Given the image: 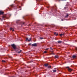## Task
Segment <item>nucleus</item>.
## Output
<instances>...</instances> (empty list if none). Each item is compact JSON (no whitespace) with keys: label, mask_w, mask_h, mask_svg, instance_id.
I'll return each instance as SVG.
<instances>
[{"label":"nucleus","mask_w":77,"mask_h":77,"mask_svg":"<svg viewBox=\"0 0 77 77\" xmlns=\"http://www.w3.org/2000/svg\"><path fill=\"white\" fill-rule=\"evenodd\" d=\"M66 68H68V71H69V72H71V71H72V69L69 68V67H66Z\"/></svg>","instance_id":"obj_3"},{"label":"nucleus","mask_w":77,"mask_h":77,"mask_svg":"<svg viewBox=\"0 0 77 77\" xmlns=\"http://www.w3.org/2000/svg\"><path fill=\"white\" fill-rule=\"evenodd\" d=\"M4 14V12L2 11H0V15H3Z\"/></svg>","instance_id":"obj_6"},{"label":"nucleus","mask_w":77,"mask_h":77,"mask_svg":"<svg viewBox=\"0 0 77 77\" xmlns=\"http://www.w3.org/2000/svg\"><path fill=\"white\" fill-rule=\"evenodd\" d=\"M14 3H15V2L14 1Z\"/></svg>","instance_id":"obj_37"},{"label":"nucleus","mask_w":77,"mask_h":77,"mask_svg":"<svg viewBox=\"0 0 77 77\" xmlns=\"http://www.w3.org/2000/svg\"><path fill=\"white\" fill-rule=\"evenodd\" d=\"M50 50H53V48H50Z\"/></svg>","instance_id":"obj_22"},{"label":"nucleus","mask_w":77,"mask_h":77,"mask_svg":"<svg viewBox=\"0 0 77 77\" xmlns=\"http://www.w3.org/2000/svg\"><path fill=\"white\" fill-rule=\"evenodd\" d=\"M59 57V56L58 55H56L55 56V58H58Z\"/></svg>","instance_id":"obj_11"},{"label":"nucleus","mask_w":77,"mask_h":77,"mask_svg":"<svg viewBox=\"0 0 77 77\" xmlns=\"http://www.w3.org/2000/svg\"><path fill=\"white\" fill-rule=\"evenodd\" d=\"M56 10V11L57 10V7L56 6V5H55V8H54Z\"/></svg>","instance_id":"obj_12"},{"label":"nucleus","mask_w":77,"mask_h":77,"mask_svg":"<svg viewBox=\"0 0 77 77\" xmlns=\"http://www.w3.org/2000/svg\"><path fill=\"white\" fill-rule=\"evenodd\" d=\"M44 66H45V67H46V66H47L48 65V64H45L44 65Z\"/></svg>","instance_id":"obj_10"},{"label":"nucleus","mask_w":77,"mask_h":77,"mask_svg":"<svg viewBox=\"0 0 77 77\" xmlns=\"http://www.w3.org/2000/svg\"><path fill=\"white\" fill-rule=\"evenodd\" d=\"M18 3H20V2H18Z\"/></svg>","instance_id":"obj_36"},{"label":"nucleus","mask_w":77,"mask_h":77,"mask_svg":"<svg viewBox=\"0 0 77 77\" xmlns=\"http://www.w3.org/2000/svg\"><path fill=\"white\" fill-rule=\"evenodd\" d=\"M72 57L73 58V59H74L76 57V56L73 55L72 56Z\"/></svg>","instance_id":"obj_9"},{"label":"nucleus","mask_w":77,"mask_h":77,"mask_svg":"<svg viewBox=\"0 0 77 77\" xmlns=\"http://www.w3.org/2000/svg\"><path fill=\"white\" fill-rule=\"evenodd\" d=\"M60 36H62L63 35L64 36V34H60Z\"/></svg>","instance_id":"obj_15"},{"label":"nucleus","mask_w":77,"mask_h":77,"mask_svg":"<svg viewBox=\"0 0 77 77\" xmlns=\"http://www.w3.org/2000/svg\"><path fill=\"white\" fill-rule=\"evenodd\" d=\"M10 30H12V32H14V29L13 28H12L11 27L10 28Z\"/></svg>","instance_id":"obj_7"},{"label":"nucleus","mask_w":77,"mask_h":77,"mask_svg":"<svg viewBox=\"0 0 77 77\" xmlns=\"http://www.w3.org/2000/svg\"><path fill=\"white\" fill-rule=\"evenodd\" d=\"M6 18V17L5 16H3V17H2V18H3V20H5V19H4V18Z\"/></svg>","instance_id":"obj_8"},{"label":"nucleus","mask_w":77,"mask_h":77,"mask_svg":"<svg viewBox=\"0 0 77 77\" xmlns=\"http://www.w3.org/2000/svg\"><path fill=\"white\" fill-rule=\"evenodd\" d=\"M44 53H47V51H44Z\"/></svg>","instance_id":"obj_25"},{"label":"nucleus","mask_w":77,"mask_h":77,"mask_svg":"<svg viewBox=\"0 0 77 77\" xmlns=\"http://www.w3.org/2000/svg\"><path fill=\"white\" fill-rule=\"evenodd\" d=\"M51 53H53V51H51Z\"/></svg>","instance_id":"obj_33"},{"label":"nucleus","mask_w":77,"mask_h":77,"mask_svg":"<svg viewBox=\"0 0 77 77\" xmlns=\"http://www.w3.org/2000/svg\"><path fill=\"white\" fill-rule=\"evenodd\" d=\"M69 16V15L66 14V16H65V18H67Z\"/></svg>","instance_id":"obj_14"},{"label":"nucleus","mask_w":77,"mask_h":77,"mask_svg":"<svg viewBox=\"0 0 77 77\" xmlns=\"http://www.w3.org/2000/svg\"><path fill=\"white\" fill-rule=\"evenodd\" d=\"M29 45H31V43H29Z\"/></svg>","instance_id":"obj_31"},{"label":"nucleus","mask_w":77,"mask_h":77,"mask_svg":"<svg viewBox=\"0 0 77 77\" xmlns=\"http://www.w3.org/2000/svg\"><path fill=\"white\" fill-rule=\"evenodd\" d=\"M32 46H33V47H37V44L34 43L32 44Z\"/></svg>","instance_id":"obj_4"},{"label":"nucleus","mask_w":77,"mask_h":77,"mask_svg":"<svg viewBox=\"0 0 77 77\" xmlns=\"http://www.w3.org/2000/svg\"><path fill=\"white\" fill-rule=\"evenodd\" d=\"M53 72H56V70H53Z\"/></svg>","instance_id":"obj_16"},{"label":"nucleus","mask_w":77,"mask_h":77,"mask_svg":"<svg viewBox=\"0 0 77 77\" xmlns=\"http://www.w3.org/2000/svg\"><path fill=\"white\" fill-rule=\"evenodd\" d=\"M57 35H58V33L56 34V36H57Z\"/></svg>","instance_id":"obj_28"},{"label":"nucleus","mask_w":77,"mask_h":77,"mask_svg":"<svg viewBox=\"0 0 77 77\" xmlns=\"http://www.w3.org/2000/svg\"><path fill=\"white\" fill-rule=\"evenodd\" d=\"M51 66H48V68H51Z\"/></svg>","instance_id":"obj_17"},{"label":"nucleus","mask_w":77,"mask_h":77,"mask_svg":"<svg viewBox=\"0 0 77 77\" xmlns=\"http://www.w3.org/2000/svg\"><path fill=\"white\" fill-rule=\"evenodd\" d=\"M16 23H20V22H19V21H17Z\"/></svg>","instance_id":"obj_20"},{"label":"nucleus","mask_w":77,"mask_h":77,"mask_svg":"<svg viewBox=\"0 0 77 77\" xmlns=\"http://www.w3.org/2000/svg\"><path fill=\"white\" fill-rule=\"evenodd\" d=\"M64 8H65V9H66V7H64Z\"/></svg>","instance_id":"obj_30"},{"label":"nucleus","mask_w":77,"mask_h":77,"mask_svg":"<svg viewBox=\"0 0 77 77\" xmlns=\"http://www.w3.org/2000/svg\"><path fill=\"white\" fill-rule=\"evenodd\" d=\"M11 8H13V7H14V5H11Z\"/></svg>","instance_id":"obj_18"},{"label":"nucleus","mask_w":77,"mask_h":77,"mask_svg":"<svg viewBox=\"0 0 77 77\" xmlns=\"http://www.w3.org/2000/svg\"><path fill=\"white\" fill-rule=\"evenodd\" d=\"M26 41H31V38H29V39L27 38H26Z\"/></svg>","instance_id":"obj_5"},{"label":"nucleus","mask_w":77,"mask_h":77,"mask_svg":"<svg viewBox=\"0 0 77 77\" xmlns=\"http://www.w3.org/2000/svg\"><path fill=\"white\" fill-rule=\"evenodd\" d=\"M40 39H43V38L42 37H40Z\"/></svg>","instance_id":"obj_21"},{"label":"nucleus","mask_w":77,"mask_h":77,"mask_svg":"<svg viewBox=\"0 0 77 77\" xmlns=\"http://www.w3.org/2000/svg\"><path fill=\"white\" fill-rule=\"evenodd\" d=\"M15 51L18 53H21V50H20L18 48H16V49H15Z\"/></svg>","instance_id":"obj_1"},{"label":"nucleus","mask_w":77,"mask_h":77,"mask_svg":"<svg viewBox=\"0 0 77 77\" xmlns=\"http://www.w3.org/2000/svg\"><path fill=\"white\" fill-rule=\"evenodd\" d=\"M54 35H56V32H54Z\"/></svg>","instance_id":"obj_27"},{"label":"nucleus","mask_w":77,"mask_h":77,"mask_svg":"<svg viewBox=\"0 0 77 77\" xmlns=\"http://www.w3.org/2000/svg\"><path fill=\"white\" fill-rule=\"evenodd\" d=\"M58 43H59V44H60V43H62V41H58Z\"/></svg>","instance_id":"obj_13"},{"label":"nucleus","mask_w":77,"mask_h":77,"mask_svg":"<svg viewBox=\"0 0 77 77\" xmlns=\"http://www.w3.org/2000/svg\"><path fill=\"white\" fill-rule=\"evenodd\" d=\"M48 49H49V48H47L46 49V50H48Z\"/></svg>","instance_id":"obj_26"},{"label":"nucleus","mask_w":77,"mask_h":77,"mask_svg":"<svg viewBox=\"0 0 77 77\" xmlns=\"http://www.w3.org/2000/svg\"><path fill=\"white\" fill-rule=\"evenodd\" d=\"M21 24H24V22H21Z\"/></svg>","instance_id":"obj_19"},{"label":"nucleus","mask_w":77,"mask_h":77,"mask_svg":"<svg viewBox=\"0 0 77 77\" xmlns=\"http://www.w3.org/2000/svg\"><path fill=\"white\" fill-rule=\"evenodd\" d=\"M51 54H53V55H54V53H52Z\"/></svg>","instance_id":"obj_23"},{"label":"nucleus","mask_w":77,"mask_h":77,"mask_svg":"<svg viewBox=\"0 0 77 77\" xmlns=\"http://www.w3.org/2000/svg\"><path fill=\"white\" fill-rule=\"evenodd\" d=\"M2 62H6V61L4 60H2Z\"/></svg>","instance_id":"obj_24"},{"label":"nucleus","mask_w":77,"mask_h":77,"mask_svg":"<svg viewBox=\"0 0 77 77\" xmlns=\"http://www.w3.org/2000/svg\"><path fill=\"white\" fill-rule=\"evenodd\" d=\"M75 50H76V51H77V48H75Z\"/></svg>","instance_id":"obj_29"},{"label":"nucleus","mask_w":77,"mask_h":77,"mask_svg":"<svg viewBox=\"0 0 77 77\" xmlns=\"http://www.w3.org/2000/svg\"><path fill=\"white\" fill-rule=\"evenodd\" d=\"M47 8H49V7H48Z\"/></svg>","instance_id":"obj_38"},{"label":"nucleus","mask_w":77,"mask_h":77,"mask_svg":"<svg viewBox=\"0 0 77 77\" xmlns=\"http://www.w3.org/2000/svg\"><path fill=\"white\" fill-rule=\"evenodd\" d=\"M58 0V1H60V0Z\"/></svg>","instance_id":"obj_35"},{"label":"nucleus","mask_w":77,"mask_h":77,"mask_svg":"<svg viewBox=\"0 0 77 77\" xmlns=\"http://www.w3.org/2000/svg\"><path fill=\"white\" fill-rule=\"evenodd\" d=\"M61 21H63V19H62Z\"/></svg>","instance_id":"obj_32"},{"label":"nucleus","mask_w":77,"mask_h":77,"mask_svg":"<svg viewBox=\"0 0 77 77\" xmlns=\"http://www.w3.org/2000/svg\"><path fill=\"white\" fill-rule=\"evenodd\" d=\"M32 62V61H31V62Z\"/></svg>","instance_id":"obj_39"},{"label":"nucleus","mask_w":77,"mask_h":77,"mask_svg":"<svg viewBox=\"0 0 77 77\" xmlns=\"http://www.w3.org/2000/svg\"><path fill=\"white\" fill-rule=\"evenodd\" d=\"M11 46L14 49V50H15V49L17 48V47L16 46V45H15L14 44H13L11 45Z\"/></svg>","instance_id":"obj_2"},{"label":"nucleus","mask_w":77,"mask_h":77,"mask_svg":"<svg viewBox=\"0 0 77 77\" xmlns=\"http://www.w3.org/2000/svg\"><path fill=\"white\" fill-rule=\"evenodd\" d=\"M17 8H18V6H17Z\"/></svg>","instance_id":"obj_34"}]
</instances>
